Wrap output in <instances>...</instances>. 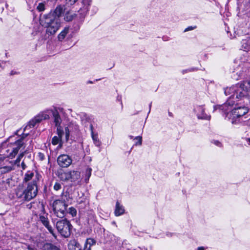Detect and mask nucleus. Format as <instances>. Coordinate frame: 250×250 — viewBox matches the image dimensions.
<instances>
[{
	"instance_id": "obj_1",
	"label": "nucleus",
	"mask_w": 250,
	"mask_h": 250,
	"mask_svg": "<svg viewBox=\"0 0 250 250\" xmlns=\"http://www.w3.org/2000/svg\"><path fill=\"white\" fill-rule=\"evenodd\" d=\"M39 180V175H37L33 181L29 182L26 188L24 189L23 185H19L16 191V194L19 199L22 201H30L37 195V182Z\"/></svg>"
},
{
	"instance_id": "obj_2",
	"label": "nucleus",
	"mask_w": 250,
	"mask_h": 250,
	"mask_svg": "<svg viewBox=\"0 0 250 250\" xmlns=\"http://www.w3.org/2000/svg\"><path fill=\"white\" fill-rule=\"evenodd\" d=\"M19 132V130H17L14 135L10 136L7 140V141L10 144L13 154L15 156L21 148L25 147V145L23 141L28 135V133H22L21 136H20L18 135Z\"/></svg>"
},
{
	"instance_id": "obj_3",
	"label": "nucleus",
	"mask_w": 250,
	"mask_h": 250,
	"mask_svg": "<svg viewBox=\"0 0 250 250\" xmlns=\"http://www.w3.org/2000/svg\"><path fill=\"white\" fill-rule=\"evenodd\" d=\"M44 24L46 27V33L50 35L54 34L60 27L59 19L53 14H48L45 16Z\"/></svg>"
},
{
	"instance_id": "obj_4",
	"label": "nucleus",
	"mask_w": 250,
	"mask_h": 250,
	"mask_svg": "<svg viewBox=\"0 0 250 250\" xmlns=\"http://www.w3.org/2000/svg\"><path fill=\"white\" fill-rule=\"evenodd\" d=\"M56 228L60 234L65 238L68 237L71 234L72 225L66 219L60 220L56 222Z\"/></svg>"
},
{
	"instance_id": "obj_5",
	"label": "nucleus",
	"mask_w": 250,
	"mask_h": 250,
	"mask_svg": "<svg viewBox=\"0 0 250 250\" xmlns=\"http://www.w3.org/2000/svg\"><path fill=\"white\" fill-rule=\"evenodd\" d=\"M96 241L92 238L86 239L83 248L76 241H72L68 245L70 250H91V247L95 244Z\"/></svg>"
},
{
	"instance_id": "obj_6",
	"label": "nucleus",
	"mask_w": 250,
	"mask_h": 250,
	"mask_svg": "<svg viewBox=\"0 0 250 250\" xmlns=\"http://www.w3.org/2000/svg\"><path fill=\"white\" fill-rule=\"evenodd\" d=\"M67 205L64 202L57 200L53 203V208L54 213L59 218H62L66 213Z\"/></svg>"
},
{
	"instance_id": "obj_7",
	"label": "nucleus",
	"mask_w": 250,
	"mask_h": 250,
	"mask_svg": "<svg viewBox=\"0 0 250 250\" xmlns=\"http://www.w3.org/2000/svg\"><path fill=\"white\" fill-rule=\"evenodd\" d=\"M248 112V109L245 106H239L234 108L230 113L232 124H237V119L240 118Z\"/></svg>"
},
{
	"instance_id": "obj_8",
	"label": "nucleus",
	"mask_w": 250,
	"mask_h": 250,
	"mask_svg": "<svg viewBox=\"0 0 250 250\" xmlns=\"http://www.w3.org/2000/svg\"><path fill=\"white\" fill-rule=\"evenodd\" d=\"M7 142V141L3 142L0 145V157L2 158L1 161L6 157L12 159L15 157L13 154L10 144H8Z\"/></svg>"
},
{
	"instance_id": "obj_9",
	"label": "nucleus",
	"mask_w": 250,
	"mask_h": 250,
	"mask_svg": "<svg viewBox=\"0 0 250 250\" xmlns=\"http://www.w3.org/2000/svg\"><path fill=\"white\" fill-rule=\"evenodd\" d=\"M57 163L61 167H67L72 163V159L68 155L62 154L58 157Z\"/></svg>"
},
{
	"instance_id": "obj_10",
	"label": "nucleus",
	"mask_w": 250,
	"mask_h": 250,
	"mask_svg": "<svg viewBox=\"0 0 250 250\" xmlns=\"http://www.w3.org/2000/svg\"><path fill=\"white\" fill-rule=\"evenodd\" d=\"M91 2V0H83L82 2L83 6L78 11V15L80 19H83L87 14Z\"/></svg>"
},
{
	"instance_id": "obj_11",
	"label": "nucleus",
	"mask_w": 250,
	"mask_h": 250,
	"mask_svg": "<svg viewBox=\"0 0 250 250\" xmlns=\"http://www.w3.org/2000/svg\"><path fill=\"white\" fill-rule=\"evenodd\" d=\"M17 181L13 178H9L3 181L0 180V190H3L8 188H12L16 185Z\"/></svg>"
},
{
	"instance_id": "obj_12",
	"label": "nucleus",
	"mask_w": 250,
	"mask_h": 250,
	"mask_svg": "<svg viewBox=\"0 0 250 250\" xmlns=\"http://www.w3.org/2000/svg\"><path fill=\"white\" fill-rule=\"evenodd\" d=\"M58 109H59L60 111H62V108H57V107H54V108L52 110H51V112L52 113L54 118V122L56 126L61 125L62 121L61 116L58 111Z\"/></svg>"
},
{
	"instance_id": "obj_13",
	"label": "nucleus",
	"mask_w": 250,
	"mask_h": 250,
	"mask_svg": "<svg viewBox=\"0 0 250 250\" xmlns=\"http://www.w3.org/2000/svg\"><path fill=\"white\" fill-rule=\"evenodd\" d=\"M243 76H244L243 68L241 65H239L233 71L232 77L236 80H238Z\"/></svg>"
},
{
	"instance_id": "obj_14",
	"label": "nucleus",
	"mask_w": 250,
	"mask_h": 250,
	"mask_svg": "<svg viewBox=\"0 0 250 250\" xmlns=\"http://www.w3.org/2000/svg\"><path fill=\"white\" fill-rule=\"evenodd\" d=\"M238 85L237 84L233 85L229 87H227L224 89V92L226 96H229V98H233L235 95V93L237 92Z\"/></svg>"
},
{
	"instance_id": "obj_15",
	"label": "nucleus",
	"mask_w": 250,
	"mask_h": 250,
	"mask_svg": "<svg viewBox=\"0 0 250 250\" xmlns=\"http://www.w3.org/2000/svg\"><path fill=\"white\" fill-rule=\"evenodd\" d=\"M195 111L197 113V117L199 119L209 120L210 116H208L205 113L204 108L202 106H198L194 109Z\"/></svg>"
},
{
	"instance_id": "obj_16",
	"label": "nucleus",
	"mask_w": 250,
	"mask_h": 250,
	"mask_svg": "<svg viewBox=\"0 0 250 250\" xmlns=\"http://www.w3.org/2000/svg\"><path fill=\"white\" fill-rule=\"evenodd\" d=\"M13 169V164L9 161H6L5 163L1 165L0 167V174H2L11 171Z\"/></svg>"
},
{
	"instance_id": "obj_17",
	"label": "nucleus",
	"mask_w": 250,
	"mask_h": 250,
	"mask_svg": "<svg viewBox=\"0 0 250 250\" xmlns=\"http://www.w3.org/2000/svg\"><path fill=\"white\" fill-rule=\"evenodd\" d=\"M69 180L74 183H78L80 181L81 175L78 171H69Z\"/></svg>"
},
{
	"instance_id": "obj_18",
	"label": "nucleus",
	"mask_w": 250,
	"mask_h": 250,
	"mask_svg": "<svg viewBox=\"0 0 250 250\" xmlns=\"http://www.w3.org/2000/svg\"><path fill=\"white\" fill-rule=\"evenodd\" d=\"M40 220L42 223V224L47 228L48 231L53 235L54 230L52 227L49 225V222L48 218L45 217L44 216H40Z\"/></svg>"
},
{
	"instance_id": "obj_19",
	"label": "nucleus",
	"mask_w": 250,
	"mask_h": 250,
	"mask_svg": "<svg viewBox=\"0 0 250 250\" xmlns=\"http://www.w3.org/2000/svg\"><path fill=\"white\" fill-rule=\"evenodd\" d=\"M237 85H238L239 90H241L242 88L244 91H248L250 90V80H246L241 83H237Z\"/></svg>"
},
{
	"instance_id": "obj_20",
	"label": "nucleus",
	"mask_w": 250,
	"mask_h": 250,
	"mask_svg": "<svg viewBox=\"0 0 250 250\" xmlns=\"http://www.w3.org/2000/svg\"><path fill=\"white\" fill-rule=\"evenodd\" d=\"M64 11L63 7L61 5L57 6L56 9L54 10L53 13H49V14H53V15L58 18H59L62 15Z\"/></svg>"
},
{
	"instance_id": "obj_21",
	"label": "nucleus",
	"mask_w": 250,
	"mask_h": 250,
	"mask_svg": "<svg viewBox=\"0 0 250 250\" xmlns=\"http://www.w3.org/2000/svg\"><path fill=\"white\" fill-rule=\"evenodd\" d=\"M125 212L124 207L120 204L119 202H117L116 204V208L115 210V214L118 216L123 214Z\"/></svg>"
},
{
	"instance_id": "obj_22",
	"label": "nucleus",
	"mask_w": 250,
	"mask_h": 250,
	"mask_svg": "<svg viewBox=\"0 0 250 250\" xmlns=\"http://www.w3.org/2000/svg\"><path fill=\"white\" fill-rule=\"evenodd\" d=\"M37 174L34 175V173L32 172L28 171L25 174L24 178L23 179V182L27 183L30 180L33 181V179Z\"/></svg>"
},
{
	"instance_id": "obj_23",
	"label": "nucleus",
	"mask_w": 250,
	"mask_h": 250,
	"mask_svg": "<svg viewBox=\"0 0 250 250\" xmlns=\"http://www.w3.org/2000/svg\"><path fill=\"white\" fill-rule=\"evenodd\" d=\"M69 28L68 27H65L63 30L58 35V38L59 41H62L68 33Z\"/></svg>"
},
{
	"instance_id": "obj_24",
	"label": "nucleus",
	"mask_w": 250,
	"mask_h": 250,
	"mask_svg": "<svg viewBox=\"0 0 250 250\" xmlns=\"http://www.w3.org/2000/svg\"><path fill=\"white\" fill-rule=\"evenodd\" d=\"M42 250H60V249L51 243H46L43 246Z\"/></svg>"
},
{
	"instance_id": "obj_25",
	"label": "nucleus",
	"mask_w": 250,
	"mask_h": 250,
	"mask_svg": "<svg viewBox=\"0 0 250 250\" xmlns=\"http://www.w3.org/2000/svg\"><path fill=\"white\" fill-rule=\"evenodd\" d=\"M241 49L245 51H248L250 49V45L249 41L247 40H243L241 41Z\"/></svg>"
},
{
	"instance_id": "obj_26",
	"label": "nucleus",
	"mask_w": 250,
	"mask_h": 250,
	"mask_svg": "<svg viewBox=\"0 0 250 250\" xmlns=\"http://www.w3.org/2000/svg\"><path fill=\"white\" fill-rule=\"evenodd\" d=\"M248 91H244L241 88V90H238L237 92L235 93L236 98H241L242 97H247L248 96Z\"/></svg>"
},
{
	"instance_id": "obj_27",
	"label": "nucleus",
	"mask_w": 250,
	"mask_h": 250,
	"mask_svg": "<svg viewBox=\"0 0 250 250\" xmlns=\"http://www.w3.org/2000/svg\"><path fill=\"white\" fill-rule=\"evenodd\" d=\"M61 141H62V139L61 138H60L59 137L54 136L52 138V144L53 145H56L59 144V146L60 147H61V146H62Z\"/></svg>"
},
{
	"instance_id": "obj_28",
	"label": "nucleus",
	"mask_w": 250,
	"mask_h": 250,
	"mask_svg": "<svg viewBox=\"0 0 250 250\" xmlns=\"http://www.w3.org/2000/svg\"><path fill=\"white\" fill-rule=\"evenodd\" d=\"M81 121L83 123L85 124L89 120V117L85 113H81L80 115Z\"/></svg>"
},
{
	"instance_id": "obj_29",
	"label": "nucleus",
	"mask_w": 250,
	"mask_h": 250,
	"mask_svg": "<svg viewBox=\"0 0 250 250\" xmlns=\"http://www.w3.org/2000/svg\"><path fill=\"white\" fill-rule=\"evenodd\" d=\"M91 136L93 140L94 143L95 144V145L96 146H100V143L98 139V134H94V133H92V134H91Z\"/></svg>"
},
{
	"instance_id": "obj_30",
	"label": "nucleus",
	"mask_w": 250,
	"mask_h": 250,
	"mask_svg": "<svg viewBox=\"0 0 250 250\" xmlns=\"http://www.w3.org/2000/svg\"><path fill=\"white\" fill-rule=\"evenodd\" d=\"M60 177L63 181L69 180V171L67 172L62 173L60 175Z\"/></svg>"
},
{
	"instance_id": "obj_31",
	"label": "nucleus",
	"mask_w": 250,
	"mask_h": 250,
	"mask_svg": "<svg viewBox=\"0 0 250 250\" xmlns=\"http://www.w3.org/2000/svg\"><path fill=\"white\" fill-rule=\"evenodd\" d=\"M92 169L90 167L86 168L85 170V181L87 182L91 175Z\"/></svg>"
},
{
	"instance_id": "obj_32",
	"label": "nucleus",
	"mask_w": 250,
	"mask_h": 250,
	"mask_svg": "<svg viewBox=\"0 0 250 250\" xmlns=\"http://www.w3.org/2000/svg\"><path fill=\"white\" fill-rule=\"evenodd\" d=\"M66 212L71 215L72 217L75 216L77 214V210L75 208L73 207L69 208L68 210L67 211H66Z\"/></svg>"
},
{
	"instance_id": "obj_33",
	"label": "nucleus",
	"mask_w": 250,
	"mask_h": 250,
	"mask_svg": "<svg viewBox=\"0 0 250 250\" xmlns=\"http://www.w3.org/2000/svg\"><path fill=\"white\" fill-rule=\"evenodd\" d=\"M57 131L58 136L62 139V135L63 134V131L61 125L57 126Z\"/></svg>"
},
{
	"instance_id": "obj_34",
	"label": "nucleus",
	"mask_w": 250,
	"mask_h": 250,
	"mask_svg": "<svg viewBox=\"0 0 250 250\" xmlns=\"http://www.w3.org/2000/svg\"><path fill=\"white\" fill-rule=\"evenodd\" d=\"M70 127V125H69L68 126L66 127L65 128V139L66 141L69 140V135H70V131L69 129V127Z\"/></svg>"
},
{
	"instance_id": "obj_35",
	"label": "nucleus",
	"mask_w": 250,
	"mask_h": 250,
	"mask_svg": "<svg viewBox=\"0 0 250 250\" xmlns=\"http://www.w3.org/2000/svg\"><path fill=\"white\" fill-rule=\"evenodd\" d=\"M37 9L40 11L42 12L45 10V5L43 3H39L37 7Z\"/></svg>"
},
{
	"instance_id": "obj_36",
	"label": "nucleus",
	"mask_w": 250,
	"mask_h": 250,
	"mask_svg": "<svg viewBox=\"0 0 250 250\" xmlns=\"http://www.w3.org/2000/svg\"><path fill=\"white\" fill-rule=\"evenodd\" d=\"M37 124H38V123L35 122L33 119L29 122L28 125L26 126L25 128H27L28 126H29L30 128L33 127L36 125Z\"/></svg>"
},
{
	"instance_id": "obj_37",
	"label": "nucleus",
	"mask_w": 250,
	"mask_h": 250,
	"mask_svg": "<svg viewBox=\"0 0 250 250\" xmlns=\"http://www.w3.org/2000/svg\"><path fill=\"white\" fill-rule=\"evenodd\" d=\"M26 152V150H25V151L22 152L20 154V155H19L18 157L17 158L16 162H20L21 161V158L23 157V156L24 155V154Z\"/></svg>"
},
{
	"instance_id": "obj_38",
	"label": "nucleus",
	"mask_w": 250,
	"mask_h": 250,
	"mask_svg": "<svg viewBox=\"0 0 250 250\" xmlns=\"http://www.w3.org/2000/svg\"><path fill=\"white\" fill-rule=\"evenodd\" d=\"M135 140H136L138 142H136L135 143L136 145H142V138L141 136H137L134 138Z\"/></svg>"
},
{
	"instance_id": "obj_39",
	"label": "nucleus",
	"mask_w": 250,
	"mask_h": 250,
	"mask_svg": "<svg viewBox=\"0 0 250 250\" xmlns=\"http://www.w3.org/2000/svg\"><path fill=\"white\" fill-rule=\"evenodd\" d=\"M42 120H46L49 118V116L45 112H42L40 114Z\"/></svg>"
},
{
	"instance_id": "obj_40",
	"label": "nucleus",
	"mask_w": 250,
	"mask_h": 250,
	"mask_svg": "<svg viewBox=\"0 0 250 250\" xmlns=\"http://www.w3.org/2000/svg\"><path fill=\"white\" fill-rule=\"evenodd\" d=\"M61 184L59 183L56 182L54 186V189L55 190H58L61 188Z\"/></svg>"
},
{
	"instance_id": "obj_41",
	"label": "nucleus",
	"mask_w": 250,
	"mask_h": 250,
	"mask_svg": "<svg viewBox=\"0 0 250 250\" xmlns=\"http://www.w3.org/2000/svg\"><path fill=\"white\" fill-rule=\"evenodd\" d=\"M34 120L35 121V122H36L38 123H40L43 120L40 114H39L38 116H36L34 118Z\"/></svg>"
},
{
	"instance_id": "obj_42",
	"label": "nucleus",
	"mask_w": 250,
	"mask_h": 250,
	"mask_svg": "<svg viewBox=\"0 0 250 250\" xmlns=\"http://www.w3.org/2000/svg\"><path fill=\"white\" fill-rule=\"evenodd\" d=\"M38 156L39 159L41 161L43 160L45 158V156H44V154H43L42 153H41V152L38 153Z\"/></svg>"
},
{
	"instance_id": "obj_43",
	"label": "nucleus",
	"mask_w": 250,
	"mask_h": 250,
	"mask_svg": "<svg viewBox=\"0 0 250 250\" xmlns=\"http://www.w3.org/2000/svg\"><path fill=\"white\" fill-rule=\"evenodd\" d=\"M73 18H74L73 15H72L70 16L69 14H68L67 15H66L65 16V19L67 21H71L73 20Z\"/></svg>"
},
{
	"instance_id": "obj_44",
	"label": "nucleus",
	"mask_w": 250,
	"mask_h": 250,
	"mask_svg": "<svg viewBox=\"0 0 250 250\" xmlns=\"http://www.w3.org/2000/svg\"><path fill=\"white\" fill-rule=\"evenodd\" d=\"M78 0H66V2L67 4L70 5L74 4Z\"/></svg>"
},
{
	"instance_id": "obj_45",
	"label": "nucleus",
	"mask_w": 250,
	"mask_h": 250,
	"mask_svg": "<svg viewBox=\"0 0 250 250\" xmlns=\"http://www.w3.org/2000/svg\"><path fill=\"white\" fill-rule=\"evenodd\" d=\"M196 28V26H189L188 27V28H186L185 30H184V32H187V31H190V30H192L193 29H194Z\"/></svg>"
},
{
	"instance_id": "obj_46",
	"label": "nucleus",
	"mask_w": 250,
	"mask_h": 250,
	"mask_svg": "<svg viewBox=\"0 0 250 250\" xmlns=\"http://www.w3.org/2000/svg\"><path fill=\"white\" fill-rule=\"evenodd\" d=\"M213 143H214L215 145H216V146H221V143H220L219 141H213Z\"/></svg>"
},
{
	"instance_id": "obj_47",
	"label": "nucleus",
	"mask_w": 250,
	"mask_h": 250,
	"mask_svg": "<svg viewBox=\"0 0 250 250\" xmlns=\"http://www.w3.org/2000/svg\"><path fill=\"white\" fill-rule=\"evenodd\" d=\"M27 249L28 250H37V249L33 248L32 247L30 246H28Z\"/></svg>"
},
{
	"instance_id": "obj_48",
	"label": "nucleus",
	"mask_w": 250,
	"mask_h": 250,
	"mask_svg": "<svg viewBox=\"0 0 250 250\" xmlns=\"http://www.w3.org/2000/svg\"><path fill=\"white\" fill-rule=\"evenodd\" d=\"M90 130H91V134H92V133H94V132H93V126L92 125H90Z\"/></svg>"
},
{
	"instance_id": "obj_49",
	"label": "nucleus",
	"mask_w": 250,
	"mask_h": 250,
	"mask_svg": "<svg viewBox=\"0 0 250 250\" xmlns=\"http://www.w3.org/2000/svg\"><path fill=\"white\" fill-rule=\"evenodd\" d=\"M246 141L248 143L249 145H250V137L246 139Z\"/></svg>"
},
{
	"instance_id": "obj_50",
	"label": "nucleus",
	"mask_w": 250,
	"mask_h": 250,
	"mask_svg": "<svg viewBox=\"0 0 250 250\" xmlns=\"http://www.w3.org/2000/svg\"><path fill=\"white\" fill-rule=\"evenodd\" d=\"M197 250H204V247H199L197 249Z\"/></svg>"
},
{
	"instance_id": "obj_51",
	"label": "nucleus",
	"mask_w": 250,
	"mask_h": 250,
	"mask_svg": "<svg viewBox=\"0 0 250 250\" xmlns=\"http://www.w3.org/2000/svg\"><path fill=\"white\" fill-rule=\"evenodd\" d=\"M227 104H233V103L230 102V100H229L227 101Z\"/></svg>"
},
{
	"instance_id": "obj_52",
	"label": "nucleus",
	"mask_w": 250,
	"mask_h": 250,
	"mask_svg": "<svg viewBox=\"0 0 250 250\" xmlns=\"http://www.w3.org/2000/svg\"><path fill=\"white\" fill-rule=\"evenodd\" d=\"M15 73H15V72L14 73L13 71H12V72H11L10 74H11V75H12L15 74Z\"/></svg>"
},
{
	"instance_id": "obj_53",
	"label": "nucleus",
	"mask_w": 250,
	"mask_h": 250,
	"mask_svg": "<svg viewBox=\"0 0 250 250\" xmlns=\"http://www.w3.org/2000/svg\"><path fill=\"white\" fill-rule=\"evenodd\" d=\"M151 104H152V103H151L149 104V108H150L151 106Z\"/></svg>"
},
{
	"instance_id": "obj_54",
	"label": "nucleus",
	"mask_w": 250,
	"mask_h": 250,
	"mask_svg": "<svg viewBox=\"0 0 250 250\" xmlns=\"http://www.w3.org/2000/svg\"><path fill=\"white\" fill-rule=\"evenodd\" d=\"M22 167H24V164H23V163H22ZM24 168V167H23Z\"/></svg>"
},
{
	"instance_id": "obj_55",
	"label": "nucleus",
	"mask_w": 250,
	"mask_h": 250,
	"mask_svg": "<svg viewBox=\"0 0 250 250\" xmlns=\"http://www.w3.org/2000/svg\"><path fill=\"white\" fill-rule=\"evenodd\" d=\"M88 83H92V82H91V81H89V82H88Z\"/></svg>"
},
{
	"instance_id": "obj_56",
	"label": "nucleus",
	"mask_w": 250,
	"mask_h": 250,
	"mask_svg": "<svg viewBox=\"0 0 250 250\" xmlns=\"http://www.w3.org/2000/svg\"><path fill=\"white\" fill-rule=\"evenodd\" d=\"M1 160H2V158L1 157H0V162L1 161Z\"/></svg>"
}]
</instances>
